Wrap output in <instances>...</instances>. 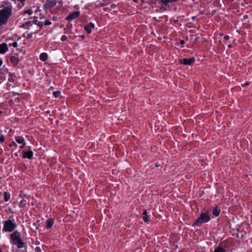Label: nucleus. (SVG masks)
Masks as SVG:
<instances>
[{"label":"nucleus","instance_id":"1","mask_svg":"<svg viewBox=\"0 0 252 252\" xmlns=\"http://www.w3.org/2000/svg\"><path fill=\"white\" fill-rule=\"evenodd\" d=\"M11 8L7 7L0 10V26L6 24L11 15Z\"/></svg>","mask_w":252,"mask_h":252},{"label":"nucleus","instance_id":"2","mask_svg":"<svg viewBox=\"0 0 252 252\" xmlns=\"http://www.w3.org/2000/svg\"><path fill=\"white\" fill-rule=\"evenodd\" d=\"M10 237L13 243L17 246L18 248H22L23 247L24 243L20 238V234L18 232H14L10 235Z\"/></svg>","mask_w":252,"mask_h":252},{"label":"nucleus","instance_id":"3","mask_svg":"<svg viewBox=\"0 0 252 252\" xmlns=\"http://www.w3.org/2000/svg\"><path fill=\"white\" fill-rule=\"evenodd\" d=\"M210 218L207 213H202L200 216L194 222V224L195 225H199L202 223L208 222Z\"/></svg>","mask_w":252,"mask_h":252},{"label":"nucleus","instance_id":"4","mask_svg":"<svg viewBox=\"0 0 252 252\" xmlns=\"http://www.w3.org/2000/svg\"><path fill=\"white\" fill-rule=\"evenodd\" d=\"M16 227L15 223H13L12 220H8L5 221L3 226V230L7 232L12 231Z\"/></svg>","mask_w":252,"mask_h":252},{"label":"nucleus","instance_id":"5","mask_svg":"<svg viewBox=\"0 0 252 252\" xmlns=\"http://www.w3.org/2000/svg\"><path fill=\"white\" fill-rule=\"evenodd\" d=\"M194 62V58H185L180 60V63L185 65L191 64Z\"/></svg>","mask_w":252,"mask_h":252},{"label":"nucleus","instance_id":"6","mask_svg":"<svg viewBox=\"0 0 252 252\" xmlns=\"http://www.w3.org/2000/svg\"><path fill=\"white\" fill-rule=\"evenodd\" d=\"M80 14L79 11H75L70 13L66 18V19L68 21H72L77 18Z\"/></svg>","mask_w":252,"mask_h":252},{"label":"nucleus","instance_id":"7","mask_svg":"<svg viewBox=\"0 0 252 252\" xmlns=\"http://www.w3.org/2000/svg\"><path fill=\"white\" fill-rule=\"evenodd\" d=\"M56 4V2L55 0H47L46 3L44 4L45 8H50L54 6Z\"/></svg>","mask_w":252,"mask_h":252},{"label":"nucleus","instance_id":"8","mask_svg":"<svg viewBox=\"0 0 252 252\" xmlns=\"http://www.w3.org/2000/svg\"><path fill=\"white\" fill-rule=\"evenodd\" d=\"M15 140L17 143L19 144H21L22 145L20 147V148L23 149L26 145V143L25 142L24 139L22 137L18 136L16 137Z\"/></svg>","mask_w":252,"mask_h":252},{"label":"nucleus","instance_id":"9","mask_svg":"<svg viewBox=\"0 0 252 252\" xmlns=\"http://www.w3.org/2000/svg\"><path fill=\"white\" fill-rule=\"evenodd\" d=\"M33 156V153L32 151H24L23 152V158H27L29 159H31Z\"/></svg>","mask_w":252,"mask_h":252},{"label":"nucleus","instance_id":"10","mask_svg":"<svg viewBox=\"0 0 252 252\" xmlns=\"http://www.w3.org/2000/svg\"><path fill=\"white\" fill-rule=\"evenodd\" d=\"M94 28V24L90 22L89 24L85 26V30L88 32V33H90L92 32V31Z\"/></svg>","mask_w":252,"mask_h":252},{"label":"nucleus","instance_id":"11","mask_svg":"<svg viewBox=\"0 0 252 252\" xmlns=\"http://www.w3.org/2000/svg\"><path fill=\"white\" fill-rule=\"evenodd\" d=\"M7 50L8 48L6 43L0 44V54H4Z\"/></svg>","mask_w":252,"mask_h":252},{"label":"nucleus","instance_id":"12","mask_svg":"<svg viewBox=\"0 0 252 252\" xmlns=\"http://www.w3.org/2000/svg\"><path fill=\"white\" fill-rule=\"evenodd\" d=\"M54 223L53 220L50 219L47 220L46 222V227L47 229H49L52 227Z\"/></svg>","mask_w":252,"mask_h":252},{"label":"nucleus","instance_id":"13","mask_svg":"<svg viewBox=\"0 0 252 252\" xmlns=\"http://www.w3.org/2000/svg\"><path fill=\"white\" fill-rule=\"evenodd\" d=\"M143 220L145 222H148L150 220V217L147 215V211L145 210L143 213Z\"/></svg>","mask_w":252,"mask_h":252},{"label":"nucleus","instance_id":"14","mask_svg":"<svg viewBox=\"0 0 252 252\" xmlns=\"http://www.w3.org/2000/svg\"><path fill=\"white\" fill-rule=\"evenodd\" d=\"M40 60L42 61H45L48 59V55L46 53H42L40 55Z\"/></svg>","mask_w":252,"mask_h":252},{"label":"nucleus","instance_id":"15","mask_svg":"<svg viewBox=\"0 0 252 252\" xmlns=\"http://www.w3.org/2000/svg\"><path fill=\"white\" fill-rule=\"evenodd\" d=\"M177 0H161V1L163 4L166 5L168 3H171Z\"/></svg>","mask_w":252,"mask_h":252},{"label":"nucleus","instance_id":"16","mask_svg":"<svg viewBox=\"0 0 252 252\" xmlns=\"http://www.w3.org/2000/svg\"><path fill=\"white\" fill-rule=\"evenodd\" d=\"M10 62H12L14 64H17L18 63V60L14 56L11 57L10 59Z\"/></svg>","mask_w":252,"mask_h":252},{"label":"nucleus","instance_id":"17","mask_svg":"<svg viewBox=\"0 0 252 252\" xmlns=\"http://www.w3.org/2000/svg\"><path fill=\"white\" fill-rule=\"evenodd\" d=\"M220 213V210H218L217 208H214L213 211V214L216 216L217 217L219 215Z\"/></svg>","mask_w":252,"mask_h":252},{"label":"nucleus","instance_id":"18","mask_svg":"<svg viewBox=\"0 0 252 252\" xmlns=\"http://www.w3.org/2000/svg\"><path fill=\"white\" fill-rule=\"evenodd\" d=\"M10 198V194L6 192H4V198L5 201H7Z\"/></svg>","mask_w":252,"mask_h":252},{"label":"nucleus","instance_id":"19","mask_svg":"<svg viewBox=\"0 0 252 252\" xmlns=\"http://www.w3.org/2000/svg\"><path fill=\"white\" fill-rule=\"evenodd\" d=\"M214 252H226V251L222 248L219 247L215 249Z\"/></svg>","mask_w":252,"mask_h":252},{"label":"nucleus","instance_id":"20","mask_svg":"<svg viewBox=\"0 0 252 252\" xmlns=\"http://www.w3.org/2000/svg\"><path fill=\"white\" fill-rule=\"evenodd\" d=\"M61 95V92L60 91H55L53 92V95L55 97H59Z\"/></svg>","mask_w":252,"mask_h":252},{"label":"nucleus","instance_id":"21","mask_svg":"<svg viewBox=\"0 0 252 252\" xmlns=\"http://www.w3.org/2000/svg\"><path fill=\"white\" fill-rule=\"evenodd\" d=\"M24 14H28L29 15H31L32 14V9H28L26 10H25L24 11Z\"/></svg>","mask_w":252,"mask_h":252},{"label":"nucleus","instance_id":"22","mask_svg":"<svg viewBox=\"0 0 252 252\" xmlns=\"http://www.w3.org/2000/svg\"><path fill=\"white\" fill-rule=\"evenodd\" d=\"M9 45L10 46H12L14 47H17L18 46V44L16 42H13L12 43H9Z\"/></svg>","mask_w":252,"mask_h":252},{"label":"nucleus","instance_id":"23","mask_svg":"<svg viewBox=\"0 0 252 252\" xmlns=\"http://www.w3.org/2000/svg\"><path fill=\"white\" fill-rule=\"evenodd\" d=\"M5 137L3 135L0 136V143H2L4 141Z\"/></svg>","mask_w":252,"mask_h":252},{"label":"nucleus","instance_id":"24","mask_svg":"<svg viewBox=\"0 0 252 252\" xmlns=\"http://www.w3.org/2000/svg\"><path fill=\"white\" fill-rule=\"evenodd\" d=\"M61 39L62 41H64L66 40L67 36L64 35H62V37H61Z\"/></svg>","mask_w":252,"mask_h":252},{"label":"nucleus","instance_id":"25","mask_svg":"<svg viewBox=\"0 0 252 252\" xmlns=\"http://www.w3.org/2000/svg\"><path fill=\"white\" fill-rule=\"evenodd\" d=\"M26 204V201L25 200H23L22 201H21L20 202V206H23L24 205H25Z\"/></svg>","mask_w":252,"mask_h":252},{"label":"nucleus","instance_id":"26","mask_svg":"<svg viewBox=\"0 0 252 252\" xmlns=\"http://www.w3.org/2000/svg\"><path fill=\"white\" fill-rule=\"evenodd\" d=\"M44 23L46 25H50L51 24V22L49 20H46Z\"/></svg>","mask_w":252,"mask_h":252},{"label":"nucleus","instance_id":"27","mask_svg":"<svg viewBox=\"0 0 252 252\" xmlns=\"http://www.w3.org/2000/svg\"><path fill=\"white\" fill-rule=\"evenodd\" d=\"M224 39H225V40H227V39L229 38V36H228V35H225V36H224Z\"/></svg>","mask_w":252,"mask_h":252},{"label":"nucleus","instance_id":"28","mask_svg":"<svg viewBox=\"0 0 252 252\" xmlns=\"http://www.w3.org/2000/svg\"><path fill=\"white\" fill-rule=\"evenodd\" d=\"M184 43H185V41H184V40H181V41H180V44H182V45H183V44H184Z\"/></svg>","mask_w":252,"mask_h":252},{"label":"nucleus","instance_id":"29","mask_svg":"<svg viewBox=\"0 0 252 252\" xmlns=\"http://www.w3.org/2000/svg\"><path fill=\"white\" fill-rule=\"evenodd\" d=\"M155 166H156V167H159V164H158V163H156V164H155Z\"/></svg>","mask_w":252,"mask_h":252},{"label":"nucleus","instance_id":"30","mask_svg":"<svg viewBox=\"0 0 252 252\" xmlns=\"http://www.w3.org/2000/svg\"><path fill=\"white\" fill-rule=\"evenodd\" d=\"M2 64V61L0 60V66Z\"/></svg>","mask_w":252,"mask_h":252},{"label":"nucleus","instance_id":"31","mask_svg":"<svg viewBox=\"0 0 252 252\" xmlns=\"http://www.w3.org/2000/svg\"><path fill=\"white\" fill-rule=\"evenodd\" d=\"M231 47V46L230 45H228V47H229V48H230Z\"/></svg>","mask_w":252,"mask_h":252},{"label":"nucleus","instance_id":"32","mask_svg":"<svg viewBox=\"0 0 252 252\" xmlns=\"http://www.w3.org/2000/svg\"><path fill=\"white\" fill-rule=\"evenodd\" d=\"M21 1L23 2V1H25V0H20Z\"/></svg>","mask_w":252,"mask_h":252},{"label":"nucleus","instance_id":"33","mask_svg":"<svg viewBox=\"0 0 252 252\" xmlns=\"http://www.w3.org/2000/svg\"><path fill=\"white\" fill-rule=\"evenodd\" d=\"M1 131H0V134L1 133Z\"/></svg>","mask_w":252,"mask_h":252}]
</instances>
